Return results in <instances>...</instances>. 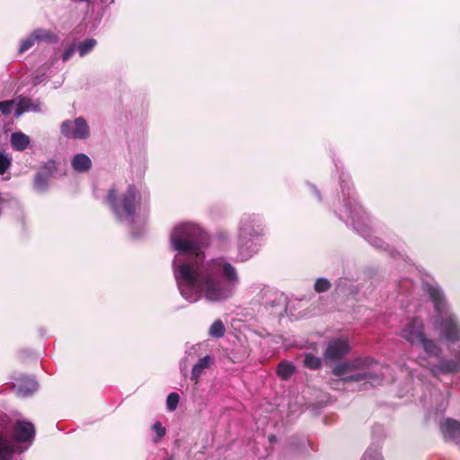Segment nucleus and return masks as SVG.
Returning a JSON list of instances; mask_svg holds the SVG:
<instances>
[{"instance_id":"35","label":"nucleus","mask_w":460,"mask_h":460,"mask_svg":"<svg viewBox=\"0 0 460 460\" xmlns=\"http://www.w3.org/2000/svg\"><path fill=\"white\" fill-rule=\"evenodd\" d=\"M180 369H181V372L185 376L186 372H187V362H186V360H181L180 362Z\"/></svg>"},{"instance_id":"17","label":"nucleus","mask_w":460,"mask_h":460,"mask_svg":"<svg viewBox=\"0 0 460 460\" xmlns=\"http://www.w3.org/2000/svg\"><path fill=\"white\" fill-rule=\"evenodd\" d=\"M50 176L38 172L33 181V189L39 193H45L49 190Z\"/></svg>"},{"instance_id":"39","label":"nucleus","mask_w":460,"mask_h":460,"mask_svg":"<svg viewBox=\"0 0 460 460\" xmlns=\"http://www.w3.org/2000/svg\"><path fill=\"white\" fill-rule=\"evenodd\" d=\"M4 180H9L10 179V176H7L5 178H4Z\"/></svg>"},{"instance_id":"14","label":"nucleus","mask_w":460,"mask_h":460,"mask_svg":"<svg viewBox=\"0 0 460 460\" xmlns=\"http://www.w3.org/2000/svg\"><path fill=\"white\" fill-rule=\"evenodd\" d=\"M295 364L288 360H282L277 367V375L282 380H288L296 373Z\"/></svg>"},{"instance_id":"8","label":"nucleus","mask_w":460,"mask_h":460,"mask_svg":"<svg viewBox=\"0 0 460 460\" xmlns=\"http://www.w3.org/2000/svg\"><path fill=\"white\" fill-rule=\"evenodd\" d=\"M60 132L65 137L73 139H86L90 136L88 123L83 117L74 120H64L60 126Z\"/></svg>"},{"instance_id":"7","label":"nucleus","mask_w":460,"mask_h":460,"mask_svg":"<svg viewBox=\"0 0 460 460\" xmlns=\"http://www.w3.org/2000/svg\"><path fill=\"white\" fill-rule=\"evenodd\" d=\"M140 194L134 185H128L127 190L119 196L117 190L111 188L105 198V203L109 206L115 217L119 222L128 224L132 229L131 234L134 238H139L140 234L133 230L137 209L140 206Z\"/></svg>"},{"instance_id":"23","label":"nucleus","mask_w":460,"mask_h":460,"mask_svg":"<svg viewBox=\"0 0 460 460\" xmlns=\"http://www.w3.org/2000/svg\"><path fill=\"white\" fill-rule=\"evenodd\" d=\"M304 365L312 370L319 369L322 366V359L319 357L307 353L304 358Z\"/></svg>"},{"instance_id":"34","label":"nucleus","mask_w":460,"mask_h":460,"mask_svg":"<svg viewBox=\"0 0 460 460\" xmlns=\"http://www.w3.org/2000/svg\"><path fill=\"white\" fill-rule=\"evenodd\" d=\"M308 188H309L310 192L315 197V199L319 202H322L323 198H322L320 190L316 188V186H314L313 184H308Z\"/></svg>"},{"instance_id":"4","label":"nucleus","mask_w":460,"mask_h":460,"mask_svg":"<svg viewBox=\"0 0 460 460\" xmlns=\"http://www.w3.org/2000/svg\"><path fill=\"white\" fill-rule=\"evenodd\" d=\"M35 427L25 420H12L0 412V460H24L22 454L35 438Z\"/></svg>"},{"instance_id":"10","label":"nucleus","mask_w":460,"mask_h":460,"mask_svg":"<svg viewBox=\"0 0 460 460\" xmlns=\"http://www.w3.org/2000/svg\"><path fill=\"white\" fill-rule=\"evenodd\" d=\"M40 102L39 100H32L25 96L16 97V110L14 111V117L19 118L24 112L33 111L40 112Z\"/></svg>"},{"instance_id":"32","label":"nucleus","mask_w":460,"mask_h":460,"mask_svg":"<svg viewBox=\"0 0 460 460\" xmlns=\"http://www.w3.org/2000/svg\"><path fill=\"white\" fill-rule=\"evenodd\" d=\"M386 436L385 429L381 424H375L372 427V437L376 439H382Z\"/></svg>"},{"instance_id":"29","label":"nucleus","mask_w":460,"mask_h":460,"mask_svg":"<svg viewBox=\"0 0 460 460\" xmlns=\"http://www.w3.org/2000/svg\"><path fill=\"white\" fill-rule=\"evenodd\" d=\"M331 287L330 281L325 278H319L314 282V290L317 293L327 291Z\"/></svg>"},{"instance_id":"26","label":"nucleus","mask_w":460,"mask_h":460,"mask_svg":"<svg viewBox=\"0 0 460 460\" xmlns=\"http://www.w3.org/2000/svg\"><path fill=\"white\" fill-rule=\"evenodd\" d=\"M152 430L155 433V437L153 438L154 443H158L166 434V429L162 425L160 421H155L152 426Z\"/></svg>"},{"instance_id":"12","label":"nucleus","mask_w":460,"mask_h":460,"mask_svg":"<svg viewBox=\"0 0 460 460\" xmlns=\"http://www.w3.org/2000/svg\"><path fill=\"white\" fill-rule=\"evenodd\" d=\"M38 388V382L33 377L22 376L18 380L17 391L21 396H29L36 392Z\"/></svg>"},{"instance_id":"1","label":"nucleus","mask_w":460,"mask_h":460,"mask_svg":"<svg viewBox=\"0 0 460 460\" xmlns=\"http://www.w3.org/2000/svg\"><path fill=\"white\" fill-rule=\"evenodd\" d=\"M208 245V233L192 223H181L170 234L171 249L176 252L173 276L181 296L189 303L201 298L210 303L227 301L240 285L237 269L227 257L205 260L204 249Z\"/></svg>"},{"instance_id":"2","label":"nucleus","mask_w":460,"mask_h":460,"mask_svg":"<svg viewBox=\"0 0 460 460\" xmlns=\"http://www.w3.org/2000/svg\"><path fill=\"white\" fill-rule=\"evenodd\" d=\"M423 291L433 305L432 324L438 340L429 335L420 316L409 318L400 330V336L411 347L421 350L419 360L435 378L460 373V317L454 311L443 288L436 282H425Z\"/></svg>"},{"instance_id":"30","label":"nucleus","mask_w":460,"mask_h":460,"mask_svg":"<svg viewBox=\"0 0 460 460\" xmlns=\"http://www.w3.org/2000/svg\"><path fill=\"white\" fill-rule=\"evenodd\" d=\"M57 170V164L54 160H49L48 162H46L43 166L41 167V169L39 171L40 172H44L45 174L49 175V176H52L53 173L56 172Z\"/></svg>"},{"instance_id":"28","label":"nucleus","mask_w":460,"mask_h":460,"mask_svg":"<svg viewBox=\"0 0 460 460\" xmlns=\"http://www.w3.org/2000/svg\"><path fill=\"white\" fill-rule=\"evenodd\" d=\"M180 402V396L177 393H170L166 399V407L169 411H172L176 410Z\"/></svg>"},{"instance_id":"20","label":"nucleus","mask_w":460,"mask_h":460,"mask_svg":"<svg viewBox=\"0 0 460 460\" xmlns=\"http://www.w3.org/2000/svg\"><path fill=\"white\" fill-rule=\"evenodd\" d=\"M297 440L298 441L296 442V438H292L291 444L296 449H297L301 453L307 454L310 450L314 449L311 443L306 438H302Z\"/></svg>"},{"instance_id":"40","label":"nucleus","mask_w":460,"mask_h":460,"mask_svg":"<svg viewBox=\"0 0 460 460\" xmlns=\"http://www.w3.org/2000/svg\"><path fill=\"white\" fill-rule=\"evenodd\" d=\"M166 460H172V458H167Z\"/></svg>"},{"instance_id":"33","label":"nucleus","mask_w":460,"mask_h":460,"mask_svg":"<svg viewBox=\"0 0 460 460\" xmlns=\"http://www.w3.org/2000/svg\"><path fill=\"white\" fill-rule=\"evenodd\" d=\"M75 51H77V47L75 46V44L73 43L67 46L62 54V61H68L74 56Z\"/></svg>"},{"instance_id":"13","label":"nucleus","mask_w":460,"mask_h":460,"mask_svg":"<svg viewBox=\"0 0 460 460\" xmlns=\"http://www.w3.org/2000/svg\"><path fill=\"white\" fill-rule=\"evenodd\" d=\"M92 165L93 163L90 157L83 153L75 155L71 160V166L77 172H87Z\"/></svg>"},{"instance_id":"5","label":"nucleus","mask_w":460,"mask_h":460,"mask_svg":"<svg viewBox=\"0 0 460 460\" xmlns=\"http://www.w3.org/2000/svg\"><path fill=\"white\" fill-rule=\"evenodd\" d=\"M264 235L262 216L256 213L243 214L237 226L236 260L244 262L254 256L262 245Z\"/></svg>"},{"instance_id":"11","label":"nucleus","mask_w":460,"mask_h":460,"mask_svg":"<svg viewBox=\"0 0 460 460\" xmlns=\"http://www.w3.org/2000/svg\"><path fill=\"white\" fill-rule=\"evenodd\" d=\"M213 361V358L209 355L199 358L191 369L190 379L197 384L204 371L212 366Z\"/></svg>"},{"instance_id":"9","label":"nucleus","mask_w":460,"mask_h":460,"mask_svg":"<svg viewBox=\"0 0 460 460\" xmlns=\"http://www.w3.org/2000/svg\"><path fill=\"white\" fill-rule=\"evenodd\" d=\"M349 345L344 339H335L329 342L324 357L329 360H336L343 358L349 352Z\"/></svg>"},{"instance_id":"6","label":"nucleus","mask_w":460,"mask_h":460,"mask_svg":"<svg viewBox=\"0 0 460 460\" xmlns=\"http://www.w3.org/2000/svg\"><path fill=\"white\" fill-rule=\"evenodd\" d=\"M386 367L370 357H359L350 361L337 364L332 373L341 377L344 383L363 382V385L370 386L382 384Z\"/></svg>"},{"instance_id":"3","label":"nucleus","mask_w":460,"mask_h":460,"mask_svg":"<svg viewBox=\"0 0 460 460\" xmlns=\"http://www.w3.org/2000/svg\"><path fill=\"white\" fill-rule=\"evenodd\" d=\"M336 170L339 172L340 186L342 193L343 208L340 212L335 210L336 215L347 226H351L369 244L373 247L387 252L393 258L400 255L399 252L383 239L374 234L372 227L368 223V217L360 204L358 202L356 192L350 182L349 175L335 164Z\"/></svg>"},{"instance_id":"31","label":"nucleus","mask_w":460,"mask_h":460,"mask_svg":"<svg viewBox=\"0 0 460 460\" xmlns=\"http://www.w3.org/2000/svg\"><path fill=\"white\" fill-rule=\"evenodd\" d=\"M14 103L16 104V98L13 100L0 102V111L5 116L10 115Z\"/></svg>"},{"instance_id":"36","label":"nucleus","mask_w":460,"mask_h":460,"mask_svg":"<svg viewBox=\"0 0 460 460\" xmlns=\"http://www.w3.org/2000/svg\"><path fill=\"white\" fill-rule=\"evenodd\" d=\"M344 281H345V280H344V279H339L337 280V282H336V287H337V288H338V289H341V288H342V285H343V282H344Z\"/></svg>"},{"instance_id":"18","label":"nucleus","mask_w":460,"mask_h":460,"mask_svg":"<svg viewBox=\"0 0 460 460\" xmlns=\"http://www.w3.org/2000/svg\"><path fill=\"white\" fill-rule=\"evenodd\" d=\"M397 288L399 296L409 297L412 294L414 284L411 279L403 278L397 283Z\"/></svg>"},{"instance_id":"25","label":"nucleus","mask_w":460,"mask_h":460,"mask_svg":"<svg viewBox=\"0 0 460 460\" xmlns=\"http://www.w3.org/2000/svg\"><path fill=\"white\" fill-rule=\"evenodd\" d=\"M267 296H269V298H267L263 302V305L266 308H268V307L274 308V307L279 305L282 295H278L275 292L269 291V292H267Z\"/></svg>"},{"instance_id":"38","label":"nucleus","mask_w":460,"mask_h":460,"mask_svg":"<svg viewBox=\"0 0 460 460\" xmlns=\"http://www.w3.org/2000/svg\"><path fill=\"white\" fill-rule=\"evenodd\" d=\"M219 236L222 239L228 238V234H220Z\"/></svg>"},{"instance_id":"37","label":"nucleus","mask_w":460,"mask_h":460,"mask_svg":"<svg viewBox=\"0 0 460 460\" xmlns=\"http://www.w3.org/2000/svg\"><path fill=\"white\" fill-rule=\"evenodd\" d=\"M269 440L272 443L274 441L277 440V438L274 436V435H271L270 438H269Z\"/></svg>"},{"instance_id":"15","label":"nucleus","mask_w":460,"mask_h":460,"mask_svg":"<svg viewBox=\"0 0 460 460\" xmlns=\"http://www.w3.org/2000/svg\"><path fill=\"white\" fill-rule=\"evenodd\" d=\"M32 33L37 42L55 43L58 40V35L51 30L38 28Z\"/></svg>"},{"instance_id":"19","label":"nucleus","mask_w":460,"mask_h":460,"mask_svg":"<svg viewBox=\"0 0 460 460\" xmlns=\"http://www.w3.org/2000/svg\"><path fill=\"white\" fill-rule=\"evenodd\" d=\"M97 41L94 39H87L77 46V51L80 57L89 54L96 46Z\"/></svg>"},{"instance_id":"22","label":"nucleus","mask_w":460,"mask_h":460,"mask_svg":"<svg viewBox=\"0 0 460 460\" xmlns=\"http://www.w3.org/2000/svg\"><path fill=\"white\" fill-rule=\"evenodd\" d=\"M226 332V328L223 322L218 319L216 320L209 328V335L214 338H221Z\"/></svg>"},{"instance_id":"24","label":"nucleus","mask_w":460,"mask_h":460,"mask_svg":"<svg viewBox=\"0 0 460 460\" xmlns=\"http://www.w3.org/2000/svg\"><path fill=\"white\" fill-rule=\"evenodd\" d=\"M12 164V157L4 151H0V175H4Z\"/></svg>"},{"instance_id":"21","label":"nucleus","mask_w":460,"mask_h":460,"mask_svg":"<svg viewBox=\"0 0 460 460\" xmlns=\"http://www.w3.org/2000/svg\"><path fill=\"white\" fill-rule=\"evenodd\" d=\"M361 460H384L383 456L381 455V452H380L379 446H377V445L370 446L365 452Z\"/></svg>"},{"instance_id":"27","label":"nucleus","mask_w":460,"mask_h":460,"mask_svg":"<svg viewBox=\"0 0 460 460\" xmlns=\"http://www.w3.org/2000/svg\"><path fill=\"white\" fill-rule=\"evenodd\" d=\"M37 42L36 39L33 37V33L31 32L25 39L21 40V44L19 47V52L23 53L28 49H31L35 43Z\"/></svg>"},{"instance_id":"16","label":"nucleus","mask_w":460,"mask_h":460,"mask_svg":"<svg viewBox=\"0 0 460 460\" xmlns=\"http://www.w3.org/2000/svg\"><path fill=\"white\" fill-rule=\"evenodd\" d=\"M30 142V137L22 132H14L11 135V144L16 151H24L29 146Z\"/></svg>"}]
</instances>
